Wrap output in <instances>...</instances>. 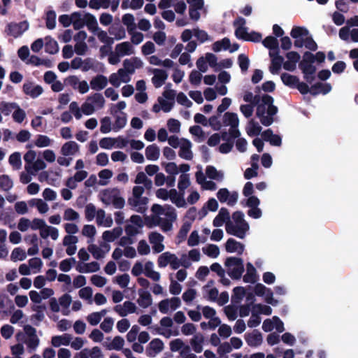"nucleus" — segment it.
Here are the masks:
<instances>
[{
  "instance_id": "f257e3e1",
  "label": "nucleus",
  "mask_w": 358,
  "mask_h": 358,
  "mask_svg": "<svg viewBox=\"0 0 358 358\" xmlns=\"http://www.w3.org/2000/svg\"><path fill=\"white\" fill-rule=\"evenodd\" d=\"M273 98L266 94L262 95V103L257 106L256 115L265 127H268L273 124V116L278 111V107L273 105Z\"/></svg>"
},
{
  "instance_id": "f03ea898",
  "label": "nucleus",
  "mask_w": 358,
  "mask_h": 358,
  "mask_svg": "<svg viewBox=\"0 0 358 358\" xmlns=\"http://www.w3.org/2000/svg\"><path fill=\"white\" fill-rule=\"evenodd\" d=\"M232 218L236 224L231 221L226 223L225 229L228 234L233 235L239 238H244L250 227L248 223L244 220V214L242 211H235L232 214Z\"/></svg>"
},
{
  "instance_id": "7ed1b4c3",
  "label": "nucleus",
  "mask_w": 358,
  "mask_h": 358,
  "mask_svg": "<svg viewBox=\"0 0 358 358\" xmlns=\"http://www.w3.org/2000/svg\"><path fill=\"white\" fill-rule=\"evenodd\" d=\"M28 29L29 23L27 20H24L19 23H8L6 26V31L7 32L8 35L12 36L14 38H17Z\"/></svg>"
},
{
  "instance_id": "20e7f679",
  "label": "nucleus",
  "mask_w": 358,
  "mask_h": 358,
  "mask_svg": "<svg viewBox=\"0 0 358 358\" xmlns=\"http://www.w3.org/2000/svg\"><path fill=\"white\" fill-rule=\"evenodd\" d=\"M217 197L221 203L227 202L230 206H233L237 202L238 194L236 192L231 193L227 188H221L217 192Z\"/></svg>"
},
{
  "instance_id": "39448f33",
  "label": "nucleus",
  "mask_w": 358,
  "mask_h": 358,
  "mask_svg": "<svg viewBox=\"0 0 358 358\" xmlns=\"http://www.w3.org/2000/svg\"><path fill=\"white\" fill-rule=\"evenodd\" d=\"M22 91L25 94L30 96L33 99H35L43 93V90L41 85H37L34 86V83L29 81L24 83Z\"/></svg>"
},
{
  "instance_id": "423d86ee",
  "label": "nucleus",
  "mask_w": 358,
  "mask_h": 358,
  "mask_svg": "<svg viewBox=\"0 0 358 358\" xmlns=\"http://www.w3.org/2000/svg\"><path fill=\"white\" fill-rule=\"evenodd\" d=\"M114 310L121 317H125L129 313H134L136 310V306L134 303L127 301H124L123 306L116 305Z\"/></svg>"
},
{
  "instance_id": "0eeeda50",
  "label": "nucleus",
  "mask_w": 358,
  "mask_h": 358,
  "mask_svg": "<svg viewBox=\"0 0 358 358\" xmlns=\"http://www.w3.org/2000/svg\"><path fill=\"white\" fill-rule=\"evenodd\" d=\"M245 340L250 347H257L262 343V335L258 330L255 329L251 333L245 334Z\"/></svg>"
},
{
  "instance_id": "6e6552de",
  "label": "nucleus",
  "mask_w": 358,
  "mask_h": 358,
  "mask_svg": "<svg viewBox=\"0 0 358 358\" xmlns=\"http://www.w3.org/2000/svg\"><path fill=\"white\" fill-rule=\"evenodd\" d=\"M225 249L227 252H237L238 255H241L244 252L245 246L243 243L230 238L225 243Z\"/></svg>"
},
{
  "instance_id": "1a4fd4ad",
  "label": "nucleus",
  "mask_w": 358,
  "mask_h": 358,
  "mask_svg": "<svg viewBox=\"0 0 358 358\" xmlns=\"http://www.w3.org/2000/svg\"><path fill=\"white\" fill-rule=\"evenodd\" d=\"M191 147L192 143L188 139L182 138V144L178 152L180 157L187 160H191L193 157Z\"/></svg>"
},
{
  "instance_id": "9d476101",
  "label": "nucleus",
  "mask_w": 358,
  "mask_h": 358,
  "mask_svg": "<svg viewBox=\"0 0 358 358\" xmlns=\"http://www.w3.org/2000/svg\"><path fill=\"white\" fill-rule=\"evenodd\" d=\"M164 349V343L159 338H154L150 341L146 349L148 356L152 357L155 354L159 353Z\"/></svg>"
},
{
  "instance_id": "9b49d317",
  "label": "nucleus",
  "mask_w": 358,
  "mask_h": 358,
  "mask_svg": "<svg viewBox=\"0 0 358 358\" xmlns=\"http://www.w3.org/2000/svg\"><path fill=\"white\" fill-rule=\"evenodd\" d=\"M230 221L229 212L226 208H221L217 216L213 221L214 227H221L224 222Z\"/></svg>"
},
{
  "instance_id": "f8f14e48",
  "label": "nucleus",
  "mask_w": 358,
  "mask_h": 358,
  "mask_svg": "<svg viewBox=\"0 0 358 358\" xmlns=\"http://www.w3.org/2000/svg\"><path fill=\"white\" fill-rule=\"evenodd\" d=\"M138 292L139 295V298L137 300L138 304L143 308H146L151 306L152 299L150 293L143 289H139Z\"/></svg>"
},
{
  "instance_id": "ddd939ff",
  "label": "nucleus",
  "mask_w": 358,
  "mask_h": 358,
  "mask_svg": "<svg viewBox=\"0 0 358 358\" xmlns=\"http://www.w3.org/2000/svg\"><path fill=\"white\" fill-rule=\"evenodd\" d=\"M168 78L165 70L156 69L154 70V76L152 78V83L156 88L160 87Z\"/></svg>"
},
{
  "instance_id": "4468645a",
  "label": "nucleus",
  "mask_w": 358,
  "mask_h": 358,
  "mask_svg": "<svg viewBox=\"0 0 358 358\" xmlns=\"http://www.w3.org/2000/svg\"><path fill=\"white\" fill-rule=\"evenodd\" d=\"M107 83L108 80L106 76L103 75H97L91 80L90 87L92 90L99 91L105 88Z\"/></svg>"
},
{
  "instance_id": "2eb2a0df",
  "label": "nucleus",
  "mask_w": 358,
  "mask_h": 358,
  "mask_svg": "<svg viewBox=\"0 0 358 358\" xmlns=\"http://www.w3.org/2000/svg\"><path fill=\"white\" fill-rule=\"evenodd\" d=\"M45 309L46 307L45 305H39L32 307V310L36 312V313L33 314L31 316V320L32 321L34 325L38 326L39 322L43 320L45 317L43 311Z\"/></svg>"
},
{
  "instance_id": "dca6fc26",
  "label": "nucleus",
  "mask_w": 358,
  "mask_h": 358,
  "mask_svg": "<svg viewBox=\"0 0 358 358\" xmlns=\"http://www.w3.org/2000/svg\"><path fill=\"white\" fill-rule=\"evenodd\" d=\"M223 124L225 126H230L231 127H238L239 120L238 115L236 113L227 112L223 116Z\"/></svg>"
},
{
  "instance_id": "f3484780",
  "label": "nucleus",
  "mask_w": 358,
  "mask_h": 358,
  "mask_svg": "<svg viewBox=\"0 0 358 358\" xmlns=\"http://www.w3.org/2000/svg\"><path fill=\"white\" fill-rule=\"evenodd\" d=\"M72 339L71 335L69 334H64L62 336H55L52 337L51 343L55 347L58 348L60 345H69Z\"/></svg>"
},
{
  "instance_id": "a211bd4d",
  "label": "nucleus",
  "mask_w": 358,
  "mask_h": 358,
  "mask_svg": "<svg viewBox=\"0 0 358 358\" xmlns=\"http://www.w3.org/2000/svg\"><path fill=\"white\" fill-rule=\"evenodd\" d=\"M79 145L75 141H69L65 143L62 148L61 153L64 156L73 155L78 151Z\"/></svg>"
},
{
  "instance_id": "6ab92c4d",
  "label": "nucleus",
  "mask_w": 358,
  "mask_h": 358,
  "mask_svg": "<svg viewBox=\"0 0 358 358\" xmlns=\"http://www.w3.org/2000/svg\"><path fill=\"white\" fill-rule=\"evenodd\" d=\"M247 273L243 276V281L245 282L255 283L257 280V271L254 266L248 262L246 264Z\"/></svg>"
},
{
  "instance_id": "aec40b11",
  "label": "nucleus",
  "mask_w": 358,
  "mask_h": 358,
  "mask_svg": "<svg viewBox=\"0 0 358 358\" xmlns=\"http://www.w3.org/2000/svg\"><path fill=\"white\" fill-rule=\"evenodd\" d=\"M131 43L125 41L116 45L115 52L121 56L130 55L133 53Z\"/></svg>"
},
{
  "instance_id": "412c9836",
  "label": "nucleus",
  "mask_w": 358,
  "mask_h": 358,
  "mask_svg": "<svg viewBox=\"0 0 358 358\" xmlns=\"http://www.w3.org/2000/svg\"><path fill=\"white\" fill-rule=\"evenodd\" d=\"M85 24H86L88 29L94 34L99 29L96 17L90 13H86L85 15Z\"/></svg>"
},
{
  "instance_id": "4be33fe9",
  "label": "nucleus",
  "mask_w": 358,
  "mask_h": 358,
  "mask_svg": "<svg viewBox=\"0 0 358 358\" xmlns=\"http://www.w3.org/2000/svg\"><path fill=\"white\" fill-rule=\"evenodd\" d=\"M117 194H120V191L117 189H106L103 191V196L101 201L106 205H110L114 201V198Z\"/></svg>"
},
{
  "instance_id": "5701e85b",
  "label": "nucleus",
  "mask_w": 358,
  "mask_h": 358,
  "mask_svg": "<svg viewBox=\"0 0 358 358\" xmlns=\"http://www.w3.org/2000/svg\"><path fill=\"white\" fill-rule=\"evenodd\" d=\"M145 157L148 160L155 161L159 157V148L156 144L148 145L145 149Z\"/></svg>"
},
{
  "instance_id": "b1692460",
  "label": "nucleus",
  "mask_w": 358,
  "mask_h": 358,
  "mask_svg": "<svg viewBox=\"0 0 358 358\" xmlns=\"http://www.w3.org/2000/svg\"><path fill=\"white\" fill-rule=\"evenodd\" d=\"M204 341V337L202 334L194 335L190 341V344L193 350L196 353H200L203 350L202 343Z\"/></svg>"
},
{
  "instance_id": "393cba45",
  "label": "nucleus",
  "mask_w": 358,
  "mask_h": 358,
  "mask_svg": "<svg viewBox=\"0 0 358 358\" xmlns=\"http://www.w3.org/2000/svg\"><path fill=\"white\" fill-rule=\"evenodd\" d=\"M280 78L285 85L292 88H295L296 85L299 83V78L297 76L287 73H282Z\"/></svg>"
},
{
  "instance_id": "a878e982",
  "label": "nucleus",
  "mask_w": 358,
  "mask_h": 358,
  "mask_svg": "<svg viewBox=\"0 0 358 358\" xmlns=\"http://www.w3.org/2000/svg\"><path fill=\"white\" fill-rule=\"evenodd\" d=\"M45 51L49 54L54 55L58 52L59 46L57 42L50 37L45 38Z\"/></svg>"
},
{
  "instance_id": "bb28decb",
  "label": "nucleus",
  "mask_w": 358,
  "mask_h": 358,
  "mask_svg": "<svg viewBox=\"0 0 358 358\" xmlns=\"http://www.w3.org/2000/svg\"><path fill=\"white\" fill-rule=\"evenodd\" d=\"M127 123L126 113L121 112L120 115H115V121L113 123V129L114 131H118L122 129Z\"/></svg>"
},
{
  "instance_id": "cd10ccee",
  "label": "nucleus",
  "mask_w": 358,
  "mask_h": 358,
  "mask_svg": "<svg viewBox=\"0 0 358 358\" xmlns=\"http://www.w3.org/2000/svg\"><path fill=\"white\" fill-rule=\"evenodd\" d=\"M283 57H276L275 58H273V59H271V64L269 67L270 72L273 75L278 74L282 65L283 66Z\"/></svg>"
},
{
  "instance_id": "c85d7f7f",
  "label": "nucleus",
  "mask_w": 358,
  "mask_h": 358,
  "mask_svg": "<svg viewBox=\"0 0 358 358\" xmlns=\"http://www.w3.org/2000/svg\"><path fill=\"white\" fill-rule=\"evenodd\" d=\"M153 264L151 262H147L145 264V275L153 280L154 281H159L160 279L159 273L152 270Z\"/></svg>"
},
{
  "instance_id": "c756f323",
  "label": "nucleus",
  "mask_w": 358,
  "mask_h": 358,
  "mask_svg": "<svg viewBox=\"0 0 358 358\" xmlns=\"http://www.w3.org/2000/svg\"><path fill=\"white\" fill-rule=\"evenodd\" d=\"M171 201L176 205L178 207H183L185 206V201L182 195H179L176 189H170V196Z\"/></svg>"
},
{
  "instance_id": "7c9ffc66",
  "label": "nucleus",
  "mask_w": 358,
  "mask_h": 358,
  "mask_svg": "<svg viewBox=\"0 0 358 358\" xmlns=\"http://www.w3.org/2000/svg\"><path fill=\"white\" fill-rule=\"evenodd\" d=\"M122 23L127 26L129 34L136 29V24L134 23V17L132 14L127 13L122 16Z\"/></svg>"
},
{
  "instance_id": "2f4dec72",
  "label": "nucleus",
  "mask_w": 358,
  "mask_h": 358,
  "mask_svg": "<svg viewBox=\"0 0 358 358\" xmlns=\"http://www.w3.org/2000/svg\"><path fill=\"white\" fill-rule=\"evenodd\" d=\"M262 44L264 46L270 50H278L279 47V42L276 37L273 36H266L263 41Z\"/></svg>"
},
{
  "instance_id": "473e14b6",
  "label": "nucleus",
  "mask_w": 358,
  "mask_h": 358,
  "mask_svg": "<svg viewBox=\"0 0 358 358\" xmlns=\"http://www.w3.org/2000/svg\"><path fill=\"white\" fill-rule=\"evenodd\" d=\"M245 289L243 287H236L233 289V295L231 296V301L233 303H240L241 301L245 296Z\"/></svg>"
},
{
  "instance_id": "72a5a7b5",
  "label": "nucleus",
  "mask_w": 358,
  "mask_h": 358,
  "mask_svg": "<svg viewBox=\"0 0 358 358\" xmlns=\"http://www.w3.org/2000/svg\"><path fill=\"white\" fill-rule=\"evenodd\" d=\"M206 176L212 180H220L223 178V174L219 172L213 166H208L206 169Z\"/></svg>"
},
{
  "instance_id": "f704fd0d",
  "label": "nucleus",
  "mask_w": 358,
  "mask_h": 358,
  "mask_svg": "<svg viewBox=\"0 0 358 358\" xmlns=\"http://www.w3.org/2000/svg\"><path fill=\"white\" fill-rule=\"evenodd\" d=\"M87 101H91L93 106L95 105L99 108H103L105 103V99L100 93H94L92 96H88Z\"/></svg>"
},
{
  "instance_id": "c9c22d12",
  "label": "nucleus",
  "mask_w": 358,
  "mask_h": 358,
  "mask_svg": "<svg viewBox=\"0 0 358 358\" xmlns=\"http://www.w3.org/2000/svg\"><path fill=\"white\" fill-rule=\"evenodd\" d=\"M17 107V103L15 102L8 103L1 101L0 103V111L4 115H9L13 110Z\"/></svg>"
},
{
  "instance_id": "e433bc0d",
  "label": "nucleus",
  "mask_w": 358,
  "mask_h": 358,
  "mask_svg": "<svg viewBox=\"0 0 358 358\" xmlns=\"http://www.w3.org/2000/svg\"><path fill=\"white\" fill-rule=\"evenodd\" d=\"M308 34V30L303 27H294L290 32V35L293 38H299L303 36H307Z\"/></svg>"
},
{
  "instance_id": "4c0bfd02",
  "label": "nucleus",
  "mask_w": 358,
  "mask_h": 358,
  "mask_svg": "<svg viewBox=\"0 0 358 358\" xmlns=\"http://www.w3.org/2000/svg\"><path fill=\"white\" fill-rule=\"evenodd\" d=\"M73 28L76 30H79L85 25V18L81 17V15L78 12L72 13V22Z\"/></svg>"
},
{
  "instance_id": "58836bf2",
  "label": "nucleus",
  "mask_w": 358,
  "mask_h": 358,
  "mask_svg": "<svg viewBox=\"0 0 358 358\" xmlns=\"http://www.w3.org/2000/svg\"><path fill=\"white\" fill-rule=\"evenodd\" d=\"M13 183L8 175L0 176V188L5 192L9 191L13 187Z\"/></svg>"
},
{
  "instance_id": "ea45409f",
  "label": "nucleus",
  "mask_w": 358,
  "mask_h": 358,
  "mask_svg": "<svg viewBox=\"0 0 358 358\" xmlns=\"http://www.w3.org/2000/svg\"><path fill=\"white\" fill-rule=\"evenodd\" d=\"M124 343L123 338L120 336H115L113 341L107 345L108 350H120L122 349Z\"/></svg>"
},
{
  "instance_id": "a19ab883",
  "label": "nucleus",
  "mask_w": 358,
  "mask_h": 358,
  "mask_svg": "<svg viewBox=\"0 0 358 358\" xmlns=\"http://www.w3.org/2000/svg\"><path fill=\"white\" fill-rule=\"evenodd\" d=\"M45 25L48 29H53L56 25V13L54 10L46 13Z\"/></svg>"
},
{
  "instance_id": "79ce46f5",
  "label": "nucleus",
  "mask_w": 358,
  "mask_h": 358,
  "mask_svg": "<svg viewBox=\"0 0 358 358\" xmlns=\"http://www.w3.org/2000/svg\"><path fill=\"white\" fill-rule=\"evenodd\" d=\"M238 64L243 73H245L250 65L249 57L245 54H240L238 57Z\"/></svg>"
},
{
  "instance_id": "37998d69",
  "label": "nucleus",
  "mask_w": 358,
  "mask_h": 358,
  "mask_svg": "<svg viewBox=\"0 0 358 358\" xmlns=\"http://www.w3.org/2000/svg\"><path fill=\"white\" fill-rule=\"evenodd\" d=\"M191 222H185L182 224L177 235L180 242L184 241L186 238L187 235L191 229Z\"/></svg>"
},
{
  "instance_id": "c03bdc74",
  "label": "nucleus",
  "mask_w": 358,
  "mask_h": 358,
  "mask_svg": "<svg viewBox=\"0 0 358 358\" xmlns=\"http://www.w3.org/2000/svg\"><path fill=\"white\" fill-rule=\"evenodd\" d=\"M203 252L210 257L216 258L220 254V249L216 245L210 244L203 248Z\"/></svg>"
},
{
  "instance_id": "a18cd8bd",
  "label": "nucleus",
  "mask_w": 358,
  "mask_h": 358,
  "mask_svg": "<svg viewBox=\"0 0 358 358\" xmlns=\"http://www.w3.org/2000/svg\"><path fill=\"white\" fill-rule=\"evenodd\" d=\"M190 185L189 177L188 174L182 173L180 176L178 188L180 192H184Z\"/></svg>"
},
{
  "instance_id": "49530a36",
  "label": "nucleus",
  "mask_w": 358,
  "mask_h": 358,
  "mask_svg": "<svg viewBox=\"0 0 358 358\" xmlns=\"http://www.w3.org/2000/svg\"><path fill=\"white\" fill-rule=\"evenodd\" d=\"M315 62V55L309 52L306 51L303 53V59L299 62V67L303 66H308L312 65Z\"/></svg>"
},
{
  "instance_id": "de8ad7c7",
  "label": "nucleus",
  "mask_w": 358,
  "mask_h": 358,
  "mask_svg": "<svg viewBox=\"0 0 358 358\" xmlns=\"http://www.w3.org/2000/svg\"><path fill=\"white\" fill-rule=\"evenodd\" d=\"M27 257L25 251L21 248H15L10 255V259L13 262L17 260L22 261Z\"/></svg>"
},
{
  "instance_id": "09e8293b",
  "label": "nucleus",
  "mask_w": 358,
  "mask_h": 358,
  "mask_svg": "<svg viewBox=\"0 0 358 358\" xmlns=\"http://www.w3.org/2000/svg\"><path fill=\"white\" fill-rule=\"evenodd\" d=\"M9 163L15 169H19L21 166V155L19 152H14L11 154L9 157Z\"/></svg>"
},
{
  "instance_id": "8fccbe9b",
  "label": "nucleus",
  "mask_w": 358,
  "mask_h": 358,
  "mask_svg": "<svg viewBox=\"0 0 358 358\" xmlns=\"http://www.w3.org/2000/svg\"><path fill=\"white\" fill-rule=\"evenodd\" d=\"M172 254L166 252L162 253L157 259L158 266L161 268L166 267L168 264H170Z\"/></svg>"
},
{
  "instance_id": "3c124183",
  "label": "nucleus",
  "mask_w": 358,
  "mask_h": 358,
  "mask_svg": "<svg viewBox=\"0 0 358 358\" xmlns=\"http://www.w3.org/2000/svg\"><path fill=\"white\" fill-rule=\"evenodd\" d=\"M76 259L73 257L65 259L60 262L59 269L64 272H68L71 270L72 265L76 264Z\"/></svg>"
},
{
  "instance_id": "603ef678",
  "label": "nucleus",
  "mask_w": 358,
  "mask_h": 358,
  "mask_svg": "<svg viewBox=\"0 0 358 358\" xmlns=\"http://www.w3.org/2000/svg\"><path fill=\"white\" fill-rule=\"evenodd\" d=\"M26 117V113L24 110L20 108L17 105V107L15 108L13 113V118L15 122L17 123H22Z\"/></svg>"
},
{
  "instance_id": "864d4df0",
  "label": "nucleus",
  "mask_w": 358,
  "mask_h": 358,
  "mask_svg": "<svg viewBox=\"0 0 358 358\" xmlns=\"http://www.w3.org/2000/svg\"><path fill=\"white\" fill-rule=\"evenodd\" d=\"M85 269H78L80 273H92L96 272L99 270V264L96 262H92L91 263L84 264Z\"/></svg>"
},
{
  "instance_id": "5fc2aeb1",
  "label": "nucleus",
  "mask_w": 358,
  "mask_h": 358,
  "mask_svg": "<svg viewBox=\"0 0 358 358\" xmlns=\"http://www.w3.org/2000/svg\"><path fill=\"white\" fill-rule=\"evenodd\" d=\"M45 163L41 159H36L32 164V166H25V169L29 173H32L31 169H33L34 171L37 172L40 170H43L45 168Z\"/></svg>"
},
{
  "instance_id": "6e6d98bb",
  "label": "nucleus",
  "mask_w": 358,
  "mask_h": 358,
  "mask_svg": "<svg viewBox=\"0 0 358 358\" xmlns=\"http://www.w3.org/2000/svg\"><path fill=\"white\" fill-rule=\"evenodd\" d=\"M51 140L50 138L45 135H38L35 141V145L38 148L48 147L50 145Z\"/></svg>"
},
{
  "instance_id": "4d7b16f0",
  "label": "nucleus",
  "mask_w": 358,
  "mask_h": 358,
  "mask_svg": "<svg viewBox=\"0 0 358 358\" xmlns=\"http://www.w3.org/2000/svg\"><path fill=\"white\" fill-rule=\"evenodd\" d=\"M224 265L228 268H230L234 266L235 267H237L238 266L243 265V261L241 258L229 257L226 259Z\"/></svg>"
},
{
  "instance_id": "13d9d810",
  "label": "nucleus",
  "mask_w": 358,
  "mask_h": 358,
  "mask_svg": "<svg viewBox=\"0 0 358 358\" xmlns=\"http://www.w3.org/2000/svg\"><path fill=\"white\" fill-rule=\"evenodd\" d=\"M111 131V122L109 117H104L101 120L100 131L103 134L109 133Z\"/></svg>"
},
{
  "instance_id": "bf43d9fd",
  "label": "nucleus",
  "mask_w": 358,
  "mask_h": 358,
  "mask_svg": "<svg viewBox=\"0 0 358 358\" xmlns=\"http://www.w3.org/2000/svg\"><path fill=\"white\" fill-rule=\"evenodd\" d=\"M163 215H166L167 217L166 219L170 220L171 221L175 222L177 219L176 209L169 204L165 205V211Z\"/></svg>"
},
{
  "instance_id": "052dcab7",
  "label": "nucleus",
  "mask_w": 358,
  "mask_h": 358,
  "mask_svg": "<svg viewBox=\"0 0 358 358\" xmlns=\"http://www.w3.org/2000/svg\"><path fill=\"white\" fill-rule=\"evenodd\" d=\"M88 250L92 253V256L96 259H99L103 257L104 256V252L96 245H90L88 247Z\"/></svg>"
},
{
  "instance_id": "680f3d73",
  "label": "nucleus",
  "mask_w": 358,
  "mask_h": 358,
  "mask_svg": "<svg viewBox=\"0 0 358 358\" xmlns=\"http://www.w3.org/2000/svg\"><path fill=\"white\" fill-rule=\"evenodd\" d=\"M115 143V138L104 137L99 141V145L103 149H111Z\"/></svg>"
},
{
  "instance_id": "e2e57ef3",
  "label": "nucleus",
  "mask_w": 358,
  "mask_h": 358,
  "mask_svg": "<svg viewBox=\"0 0 358 358\" xmlns=\"http://www.w3.org/2000/svg\"><path fill=\"white\" fill-rule=\"evenodd\" d=\"M85 218L87 221H92L96 215V208L94 204L88 203L85 206Z\"/></svg>"
},
{
  "instance_id": "0e129e2a",
  "label": "nucleus",
  "mask_w": 358,
  "mask_h": 358,
  "mask_svg": "<svg viewBox=\"0 0 358 358\" xmlns=\"http://www.w3.org/2000/svg\"><path fill=\"white\" fill-rule=\"evenodd\" d=\"M169 130L173 133H178L180 131V122L179 120L171 118L167 122Z\"/></svg>"
},
{
  "instance_id": "69168bd1",
  "label": "nucleus",
  "mask_w": 358,
  "mask_h": 358,
  "mask_svg": "<svg viewBox=\"0 0 358 358\" xmlns=\"http://www.w3.org/2000/svg\"><path fill=\"white\" fill-rule=\"evenodd\" d=\"M243 272H244V266L241 265V266H238L237 267H234L228 273L232 279L238 280L241 278Z\"/></svg>"
},
{
  "instance_id": "338daca9",
  "label": "nucleus",
  "mask_w": 358,
  "mask_h": 358,
  "mask_svg": "<svg viewBox=\"0 0 358 358\" xmlns=\"http://www.w3.org/2000/svg\"><path fill=\"white\" fill-rule=\"evenodd\" d=\"M113 320L111 317H106L101 323V329L106 333L111 331L113 326Z\"/></svg>"
},
{
  "instance_id": "774afa93",
  "label": "nucleus",
  "mask_w": 358,
  "mask_h": 358,
  "mask_svg": "<svg viewBox=\"0 0 358 358\" xmlns=\"http://www.w3.org/2000/svg\"><path fill=\"white\" fill-rule=\"evenodd\" d=\"M201 78H202L201 73L199 71H196V70H193L190 73L189 76V82L191 83V84L194 85H199L201 83Z\"/></svg>"
}]
</instances>
